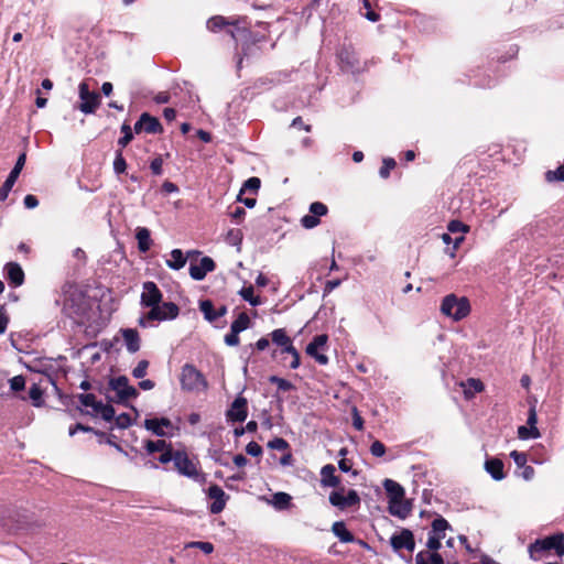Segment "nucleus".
Returning a JSON list of instances; mask_svg holds the SVG:
<instances>
[{"mask_svg": "<svg viewBox=\"0 0 564 564\" xmlns=\"http://www.w3.org/2000/svg\"><path fill=\"white\" fill-rule=\"evenodd\" d=\"M90 304L86 295L76 288H69L64 293L63 314L77 325H84L89 318Z\"/></svg>", "mask_w": 564, "mask_h": 564, "instance_id": "f257e3e1", "label": "nucleus"}, {"mask_svg": "<svg viewBox=\"0 0 564 564\" xmlns=\"http://www.w3.org/2000/svg\"><path fill=\"white\" fill-rule=\"evenodd\" d=\"M0 525L10 533H20L32 530L40 524L34 519L33 513L25 509L1 508Z\"/></svg>", "mask_w": 564, "mask_h": 564, "instance_id": "f03ea898", "label": "nucleus"}, {"mask_svg": "<svg viewBox=\"0 0 564 564\" xmlns=\"http://www.w3.org/2000/svg\"><path fill=\"white\" fill-rule=\"evenodd\" d=\"M529 556L532 561H541L551 554L558 557L564 555V533H555L542 539H536L528 546Z\"/></svg>", "mask_w": 564, "mask_h": 564, "instance_id": "7ed1b4c3", "label": "nucleus"}, {"mask_svg": "<svg viewBox=\"0 0 564 564\" xmlns=\"http://www.w3.org/2000/svg\"><path fill=\"white\" fill-rule=\"evenodd\" d=\"M180 383L182 390L187 392L206 391L209 387L203 372L192 364H185L182 367Z\"/></svg>", "mask_w": 564, "mask_h": 564, "instance_id": "20e7f679", "label": "nucleus"}, {"mask_svg": "<svg viewBox=\"0 0 564 564\" xmlns=\"http://www.w3.org/2000/svg\"><path fill=\"white\" fill-rule=\"evenodd\" d=\"M441 312L454 321H462L470 313V303L466 296L458 297L451 293L442 300Z\"/></svg>", "mask_w": 564, "mask_h": 564, "instance_id": "39448f33", "label": "nucleus"}, {"mask_svg": "<svg viewBox=\"0 0 564 564\" xmlns=\"http://www.w3.org/2000/svg\"><path fill=\"white\" fill-rule=\"evenodd\" d=\"M174 469L191 479L204 480V476L198 470V463H194L185 451H176L174 459Z\"/></svg>", "mask_w": 564, "mask_h": 564, "instance_id": "423d86ee", "label": "nucleus"}, {"mask_svg": "<svg viewBox=\"0 0 564 564\" xmlns=\"http://www.w3.org/2000/svg\"><path fill=\"white\" fill-rule=\"evenodd\" d=\"M109 388L117 393V402L124 403L129 399H135L139 395L138 390L129 384V379L126 376H119L110 379Z\"/></svg>", "mask_w": 564, "mask_h": 564, "instance_id": "0eeeda50", "label": "nucleus"}, {"mask_svg": "<svg viewBox=\"0 0 564 564\" xmlns=\"http://www.w3.org/2000/svg\"><path fill=\"white\" fill-rule=\"evenodd\" d=\"M345 488L340 487L339 490L332 491L329 495V502L332 506L337 507L340 510H345L351 507H358L360 505V497L354 489L348 490L347 495L344 496Z\"/></svg>", "mask_w": 564, "mask_h": 564, "instance_id": "6e6552de", "label": "nucleus"}, {"mask_svg": "<svg viewBox=\"0 0 564 564\" xmlns=\"http://www.w3.org/2000/svg\"><path fill=\"white\" fill-rule=\"evenodd\" d=\"M79 98L82 102L78 109L84 113H94L100 105V96L96 91H90L86 82L79 84Z\"/></svg>", "mask_w": 564, "mask_h": 564, "instance_id": "1a4fd4ad", "label": "nucleus"}, {"mask_svg": "<svg viewBox=\"0 0 564 564\" xmlns=\"http://www.w3.org/2000/svg\"><path fill=\"white\" fill-rule=\"evenodd\" d=\"M248 416V400L239 394L226 411L228 422H245Z\"/></svg>", "mask_w": 564, "mask_h": 564, "instance_id": "9d476101", "label": "nucleus"}, {"mask_svg": "<svg viewBox=\"0 0 564 564\" xmlns=\"http://www.w3.org/2000/svg\"><path fill=\"white\" fill-rule=\"evenodd\" d=\"M390 544L392 549L397 552L402 549H405L410 553H412L415 549L414 534L409 529H402L400 533L393 534L390 538Z\"/></svg>", "mask_w": 564, "mask_h": 564, "instance_id": "9b49d317", "label": "nucleus"}, {"mask_svg": "<svg viewBox=\"0 0 564 564\" xmlns=\"http://www.w3.org/2000/svg\"><path fill=\"white\" fill-rule=\"evenodd\" d=\"M207 496L209 499L214 500L209 506V511L213 514L220 513L225 509L226 502L229 498L223 490V488L216 484L209 486L207 490Z\"/></svg>", "mask_w": 564, "mask_h": 564, "instance_id": "f8f14e48", "label": "nucleus"}, {"mask_svg": "<svg viewBox=\"0 0 564 564\" xmlns=\"http://www.w3.org/2000/svg\"><path fill=\"white\" fill-rule=\"evenodd\" d=\"M162 299L163 294L154 282L147 281L143 283V292L141 294L142 306H156L162 302Z\"/></svg>", "mask_w": 564, "mask_h": 564, "instance_id": "ddd939ff", "label": "nucleus"}, {"mask_svg": "<svg viewBox=\"0 0 564 564\" xmlns=\"http://www.w3.org/2000/svg\"><path fill=\"white\" fill-rule=\"evenodd\" d=\"M328 340L326 334L316 335L313 340L306 346V354L313 357L319 365H326L328 357L324 354H319L318 349L323 348Z\"/></svg>", "mask_w": 564, "mask_h": 564, "instance_id": "4468645a", "label": "nucleus"}, {"mask_svg": "<svg viewBox=\"0 0 564 564\" xmlns=\"http://www.w3.org/2000/svg\"><path fill=\"white\" fill-rule=\"evenodd\" d=\"M216 268L215 261L210 257H203L199 264H191L189 275L193 280L202 281L208 272H213Z\"/></svg>", "mask_w": 564, "mask_h": 564, "instance_id": "2eb2a0df", "label": "nucleus"}, {"mask_svg": "<svg viewBox=\"0 0 564 564\" xmlns=\"http://www.w3.org/2000/svg\"><path fill=\"white\" fill-rule=\"evenodd\" d=\"M337 58L341 68H352L357 65L358 58L355 48L344 43L337 51Z\"/></svg>", "mask_w": 564, "mask_h": 564, "instance_id": "dca6fc26", "label": "nucleus"}, {"mask_svg": "<svg viewBox=\"0 0 564 564\" xmlns=\"http://www.w3.org/2000/svg\"><path fill=\"white\" fill-rule=\"evenodd\" d=\"M199 310L203 313L205 319L210 323L216 322L218 318L227 314L226 305H220L218 308H215L214 303L210 300L200 301Z\"/></svg>", "mask_w": 564, "mask_h": 564, "instance_id": "f3484780", "label": "nucleus"}, {"mask_svg": "<svg viewBox=\"0 0 564 564\" xmlns=\"http://www.w3.org/2000/svg\"><path fill=\"white\" fill-rule=\"evenodd\" d=\"M172 422L167 417H161V419H147L144 421V427L148 431H151L154 435L164 437L167 435V433L164 431V429L171 427Z\"/></svg>", "mask_w": 564, "mask_h": 564, "instance_id": "a211bd4d", "label": "nucleus"}, {"mask_svg": "<svg viewBox=\"0 0 564 564\" xmlns=\"http://www.w3.org/2000/svg\"><path fill=\"white\" fill-rule=\"evenodd\" d=\"M321 484L323 487L340 488V478L336 476V468L333 464H327L321 469Z\"/></svg>", "mask_w": 564, "mask_h": 564, "instance_id": "6ab92c4d", "label": "nucleus"}, {"mask_svg": "<svg viewBox=\"0 0 564 564\" xmlns=\"http://www.w3.org/2000/svg\"><path fill=\"white\" fill-rule=\"evenodd\" d=\"M412 510V503L404 498L389 501L388 511L400 519H405Z\"/></svg>", "mask_w": 564, "mask_h": 564, "instance_id": "aec40b11", "label": "nucleus"}, {"mask_svg": "<svg viewBox=\"0 0 564 564\" xmlns=\"http://www.w3.org/2000/svg\"><path fill=\"white\" fill-rule=\"evenodd\" d=\"M7 279L13 286H20L24 282V272L17 262L6 264Z\"/></svg>", "mask_w": 564, "mask_h": 564, "instance_id": "412c9836", "label": "nucleus"}, {"mask_svg": "<svg viewBox=\"0 0 564 564\" xmlns=\"http://www.w3.org/2000/svg\"><path fill=\"white\" fill-rule=\"evenodd\" d=\"M503 462L500 458L492 457L488 458L485 462V469L486 471L495 479V480H502L506 475L503 471Z\"/></svg>", "mask_w": 564, "mask_h": 564, "instance_id": "4be33fe9", "label": "nucleus"}, {"mask_svg": "<svg viewBox=\"0 0 564 564\" xmlns=\"http://www.w3.org/2000/svg\"><path fill=\"white\" fill-rule=\"evenodd\" d=\"M121 334L129 352L134 354L140 349V336L137 329L124 328Z\"/></svg>", "mask_w": 564, "mask_h": 564, "instance_id": "5701e85b", "label": "nucleus"}, {"mask_svg": "<svg viewBox=\"0 0 564 564\" xmlns=\"http://www.w3.org/2000/svg\"><path fill=\"white\" fill-rule=\"evenodd\" d=\"M448 529H452L449 522L442 516H438L432 521L431 532L429 535L443 540L445 538V532Z\"/></svg>", "mask_w": 564, "mask_h": 564, "instance_id": "b1692460", "label": "nucleus"}, {"mask_svg": "<svg viewBox=\"0 0 564 564\" xmlns=\"http://www.w3.org/2000/svg\"><path fill=\"white\" fill-rule=\"evenodd\" d=\"M138 240V249L140 252H148L152 246V239L150 230L145 227H138L135 232Z\"/></svg>", "mask_w": 564, "mask_h": 564, "instance_id": "393cba45", "label": "nucleus"}, {"mask_svg": "<svg viewBox=\"0 0 564 564\" xmlns=\"http://www.w3.org/2000/svg\"><path fill=\"white\" fill-rule=\"evenodd\" d=\"M460 384L464 388V394L467 400L473 399L475 393H479L485 389L482 381L475 378H469Z\"/></svg>", "mask_w": 564, "mask_h": 564, "instance_id": "a878e982", "label": "nucleus"}, {"mask_svg": "<svg viewBox=\"0 0 564 564\" xmlns=\"http://www.w3.org/2000/svg\"><path fill=\"white\" fill-rule=\"evenodd\" d=\"M415 564H444V558L438 552L420 551Z\"/></svg>", "mask_w": 564, "mask_h": 564, "instance_id": "bb28decb", "label": "nucleus"}, {"mask_svg": "<svg viewBox=\"0 0 564 564\" xmlns=\"http://www.w3.org/2000/svg\"><path fill=\"white\" fill-rule=\"evenodd\" d=\"M383 486L387 491L389 501L404 498V488L397 481L392 479H386Z\"/></svg>", "mask_w": 564, "mask_h": 564, "instance_id": "cd10ccee", "label": "nucleus"}, {"mask_svg": "<svg viewBox=\"0 0 564 564\" xmlns=\"http://www.w3.org/2000/svg\"><path fill=\"white\" fill-rule=\"evenodd\" d=\"M332 531L344 543H351L355 541L354 534L347 530L346 524L343 521L334 522Z\"/></svg>", "mask_w": 564, "mask_h": 564, "instance_id": "c85d7f7f", "label": "nucleus"}, {"mask_svg": "<svg viewBox=\"0 0 564 564\" xmlns=\"http://www.w3.org/2000/svg\"><path fill=\"white\" fill-rule=\"evenodd\" d=\"M143 120H145V133L156 134L163 132V126L156 117L151 116L149 112H143Z\"/></svg>", "mask_w": 564, "mask_h": 564, "instance_id": "c756f323", "label": "nucleus"}, {"mask_svg": "<svg viewBox=\"0 0 564 564\" xmlns=\"http://www.w3.org/2000/svg\"><path fill=\"white\" fill-rule=\"evenodd\" d=\"M186 264V257L181 249L171 251V259L166 260V265L173 270H181Z\"/></svg>", "mask_w": 564, "mask_h": 564, "instance_id": "7c9ffc66", "label": "nucleus"}, {"mask_svg": "<svg viewBox=\"0 0 564 564\" xmlns=\"http://www.w3.org/2000/svg\"><path fill=\"white\" fill-rule=\"evenodd\" d=\"M151 310L145 314V316L141 317L139 321V325L145 327L147 321H165V316H163V311L160 307V304L156 306H149Z\"/></svg>", "mask_w": 564, "mask_h": 564, "instance_id": "2f4dec72", "label": "nucleus"}, {"mask_svg": "<svg viewBox=\"0 0 564 564\" xmlns=\"http://www.w3.org/2000/svg\"><path fill=\"white\" fill-rule=\"evenodd\" d=\"M25 161H26V154L23 152L18 156L14 167L11 170L10 174L8 175V177L6 180L7 182H9L13 185L15 184L22 169L24 167Z\"/></svg>", "mask_w": 564, "mask_h": 564, "instance_id": "473e14b6", "label": "nucleus"}, {"mask_svg": "<svg viewBox=\"0 0 564 564\" xmlns=\"http://www.w3.org/2000/svg\"><path fill=\"white\" fill-rule=\"evenodd\" d=\"M236 23H238V20L237 21H228L221 15H215V17H212L207 21V29L209 31L216 32V31L221 30L225 25H230V24H236Z\"/></svg>", "mask_w": 564, "mask_h": 564, "instance_id": "72a5a7b5", "label": "nucleus"}, {"mask_svg": "<svg viewBox=\"0 0 564 564\" xmlns=\"http://www.w3.org/2000/svg\"><path fill=\"white\" fill-rule=\"evenodd\" d=\"M120 130L122 137L118 139L117 144L120 147L121 150H123L133 140V132L130 124L127 122L122 123Z\"/></svg>", "mask_w": 564, "mask_h": 564, "instance_id": "f704fd0d", "label": "nucleus"}, {"mask_svg": "<svg viewBox=\"0 0 564 564\" xmlns=\"http://www.w3.org/2000/svg\"><path fill=\"white\" fill-rule=\"evenodd\" d=\"M250 325V318L246 312H241L238 317L231 323L230 329L241 333Z\"/></svg>", "mask_w": 564, "mask_h": 564, "instance_id": "c9c22d12", "label": "nucleus"}, {"mask_svg": "<svg viewBox=\"0 0 564 564\" xmlns=\"http://www.w3.org/2000/svg\"><path fill=\"white\" fill-rule=\"evenodd\" d=\"M171 443H167L164 440H158V441H151L148 440L144 444V448L148 452V454H153L155 452H163L167 447H171Z\"/></svg>", "mask_w": 564, "mask_h": 564, "instance_id": "e433bc0d", "label": "nucleus"}, {"mask_svg": "<svg viewBox=\"0 0 564 564\" xmlns=\"http://www.w3.org/2000/svg\"><path fill=\"white\" fill-rule=\"evenodd\" d=\"M270 336L272 343L275 344L276 346H280L281 348L284 347L291 340L284 328L274 329L270 334Z\"/></svg>", "mask_w": 564, "mask_h": 564, "instance_id": "4c0bfd02", "label": "nucleus"}, {"mask_svg": "<svg viewBox=\"0 0 564 564\" xmlns=\"http://www.w3.org/2000/svg\"><path fill=\"white\" fill-rule=\"evenodd\" d=\"M241 297L249 302L252 306H258L261 304V300L259 296L254 295V290L252 285L245 286L239 291Z\"/></svg>", "mask_w": 564, "mask_h": 564, "instance_id": "58836bf2", "label": "nucleus"}, {"mask_svg": "<svg viewBox=\"0 0 564 564\" xmlns=\"http://www.w3.org/2000/svg\"><path fill=\"white\" fill-rule=\"evenodd\" d=\"M547 183L564 182V163L556 170H549L544 173Z\"/></svg>", "mask_w": 564, "mask_h": 564, "instance_id": "ea45409f", "label": "nucleus"}, {"mask_svg": "<svg viewBox=\"0 0 564 564\" xmlns=\"http://www.w3.org/2000/svg\"><path fill=\"white\" fill-rule=\"evenodd\" d=\"M273 505L276 509H286L291 505V496L286 492H276L273 495Z\"/></svg>", "mask_w": 564, "mask_h": 564, "instance_id": "a19ab883", "label": "nucleus"}, {"mask_svg": "<svg viewBox=\"0 0 564 564\" xmlns=\"http://www.w3.org/2000/svg\"><path fill=\"white\" fill-rule=\"evenodd\" d=\"M160 307L163 311V316H165V321L174 319L180 314L178 306L173 302H164L162 305H160Z\"/></svg>", "mask_w": 564, "mask_h": 564, "instance_id": "79ce46f5", "label": "nucleus"}, {"mask_svg": "<svg viewBox=\"0 0 564 564\" xmlns=\"http://www.w3.org/2000/svg\"><path fill=\"white\" fill-rule=\"evenodd\" d=\"M29 397L34 406H41L43 404V390L39 384L34 383L31 386Z\"/></svg>", "mask_w": 564, "mask_h": 564, "instance_id": "37998d69", "label": "nucleus"}, {"mask_svg": "<svg viewBox=\"0 0 564 564\" xmlns=\"http://www.w3.org/2000/svg\"><path fill=\"white\" fill-rule=\"evenodd\" d=\"M78 400L84 406L93 408L94 412H96L101 401L96 399V395L93 393H82L78 394Z\"/></svg>", "mask_w": 564, "mask_h": 564, "instance_id": "c03bdc74", "label": "nucleus"}, {"mask_svg": "<svg viewBox=\"0 0 564 564\" xmlns=\"http://www.w3.org/2000/svg\"><path fill=\"white\" fill-rule=\"evenodd\" d=\"M518 436L521 440H529V438H538L541 436L540 431L538 427H531V426H519L518 429Z\"/></svg>", "mask_w": 564, "mask_h": 564, "instance_id": "a18cd8bd", "label": "nucleus"}, {"mask_svg": "<svg viewBox=\"0 0 564 564\" xmlns=\"http://www.w3.org/2000/svg\"><path fill=\"white\" fill-rule=\"evenodd\" d=\"M95 413H99L102 417V420L110 422L115 419V409L110 404H104L100 402L99 406L97 408Z\"/></svg>", "mask_w": 564, "mask_h": 564, "instance_id": "49530a36", "label": "nucleus"}, {"mask_svg": "<svg viewBox=\"0 0 564 564\" xmlns=\"http://www.w3.org/2000/svg\"><path fill=\"white\" fill-rule=\"evenodd\" d=\"M269 382L276 384L278 389L281 390V391H284V392L285 391H291V390H293L295 388L294 384L291 381H289V380H286L284 378H280L278 376H271L269 378Z\"/></svg>", "mask_w": 564, "mask_h": 564, "instance_id": "de8ad7c7", "label": "nucleus"}, {"mask_svg": "<svg viewBox=\"0 0 564 564\" xmlns=\"http://www.w3.org/2000/svg\"><path fill=\"white\" fill-rule=\"evenodd\" d=\"M261 186V181L257 176L249 177L242 185V188L240 189L241 193H245L246 191L252 192L254 195L258 193L259 188Z\"/></svg>", "mask_w": 564, "mask_h": 564, "instance_id": "09e8293b", "label": "nucleus"}, {"mask_svg": "<svg viewBox=\"0 0 564 564\" xmlns=\"http://www.w3.org/2000/svg\"><path fill=\"white\" fill-rule=\"evenodd\" d=\"M113 170L117 174H122L127 170V162H126V159L123 158L121 149L116 151V158L113 161Z\"/></svg>", "mask_w": 564, "mask_h": 564, "instance_id": "8fccbe9b", "label": "nucleus"}, {"mask_svg": "<svg viewBox=\"0 0 564 564\" xmlns=\"http://www.w3.org/2000/svg\"><path fill=\"white\" fill-rule=\"evenodd\" d=\"M397 163L392 158H386L382 161V166L379 170V174L382 178H388L390 172L395 167Z\"/></svg>", "mask_w": 564, "mask_h": 564, "instance_id": "3c124183", "label": "nucleus"}, {"mask_svg": "<svg viewBox=\"0 0 564 564\" xmlns=\"http://www.w3.org/2000/svg\"><path fill=\"white\" fill-rule=\"evenodd\" d=\"M78 431H82V432H94L96 435H98L100 437H104L106 435L104 432L96 431L93 427L84 425L82 423H76L75 425H72L69 427L68 434L70 436H74Z\"/></svg>", "mask_w": 564, "mask_h": 564, "instance_id": "603ef678", "label": "nucleus"}, {"mask_svg": "<svg viewBox=\"0 0 564 564\" xmlns=\"http://www.w3.org/2000/svg\"><path fill=\"white\" fill-rule=\"evenodd\" d=\"M226 241L231 246H238L242 241V232L240 229H230L227 234Z\"/></svg>", "mask_w": 564, "mask_h": 564, "instance_id": "864d4df0", "label": "nucleus"}, {"mask_svg": "<svg viewBox=\"0 0 564 564\" xmlns=\"http://www.w3.org/2000/svg\"><path fill=\"white\" fill-rule=\"evenodd\" d=\"M149 368V361L143 359L138 362L135 368L132 370V376L137 379H142L147 376V370Z\"/></svg>", "mask_w": 564, "mask_h": 564, "instance_id": "5fc2aeb1", "label": "nucleus"}, {"mask_svg": "<svg viewBox=\"0 0 564 564\" xmlns=\"http://www.w3.org/2000/svg\"><path fill=\"white\" fill-rule=\"evenodd\" d=\"M327 212V206L321 202H314L310 206V213L316 216L317 218L325 216Z\"/></svg>", "mask_w": 564, "mask_h": 564, "instance_id": "6e6d98bb", "label": "nucleus"}, {"mask_svg": "<svg viewBox=\"0 0 564 564\" xmlns=\"http://www.w3.org/2000/svg\"><path fill=\"white\" fill-rule=\"evenodd\" d=\"M319 218H317L311 213L301 218V225L306 229L315 228L316 226L319 225Z\"/></svg>", "mask_w": 564, "mask_h": 564, "instance_id": "4d7b16f0", "label": "nucleus"}, {"mask_svg": "<svg viewBox=\"0 0 564 564\" xmlns=\"http://www.w3.org/2000/svg\"><path fill=\"white\" fill-rule=\"evenodd\" d=\"M447 229L452 234L468 232L469 226L465 225L464 223H462L459 220H451L447 225Z\"/></svg>", "mask_w": 564, "mask_h": 564, "instance_id": "13d9d810", "label": "nucleus"}, {"mask_svg": "<svg viewBox=\"0 0 564 564\" xmlns=\"http://www.w3.org/2000/svg\"><path fill=\"white\" fill-rule=\"evenodd\" d=\"M175 455H176V451H174L173 446L171 445V447H167L166 449L161 452V455L158 457V460L163 465H165L170 462L174 463Z\"/></svg>", "mask_w": 564, "mask_h": 564, "instance_id": "bf43d9fd", "label": "nucleus"}, {"mask_svg": "<svg viewBox=\"0 0 564 564\" xmlns=\"http://www.w3.org/2000/svg\"><path fill=\"white\" fill-rule=\"evenodd\" d=\"M150 170L153 175L160 176L163 174V159L161 155H158L151 161Z\"/></svg>", "mask_w": 564, "mask_h": 564, "instance_id": "052dcab7", "label": "nucleus"}, {"mask_svg": "<svg viewBox=\"0 0 564 564\" xmlns=\"http://www.w3.org/2000/svg\"><path fill=\"white\" fill-rule=\"evenodd\" d=\"M268 446L276 451H285L290 447L289 443L282 437H274L269 441Z\"/></svg>", "mask_w": 564, "mask_h": 564, "instance_id": "680f3d73", "label": "nucleus"}, {"mask_svg": "<svg viewBox=\"0 0 564 564\" xmlns=\"http://www.w3.org/2000/svg\"><path fill=\"white\" fill-rule=\"evenodd\" d=\"M510 457L519 468L523 467L528 462V456L523 452L512 451Z\"/></svg>", "mask_w": 564, "mask_h": 564, "instance_id": "e2e57ef3", "label": "nucleus"}, {"mask_svg": "<svg viewBox=\"0 0 564 564\" xmlns=\"http://www.w3.org/2000/svg\"><path fill=\"white\" fill-rule=\"evenodd\" d=\"M116 425L119 429H128L132 424L131 416L128 413H121L115 417Z\"/></svg>", "mask_w": 564, "mask_h": 564, "instance_id": "0e129e2a", "label": "nucleus"}, {"mask_svg": "<svg viewBox=\"0 0 564 564\" xmlns=\"http://www.w3.org/2000/svg\"><path fill=\"white\" fill-rule=\"evenodd\" d=\"M362 6L366 9V13L364 14V17L367 20L371 22H377L380 19V15L371 10V4L369 0H362Z\"/></svg>", "mask_w": 564, "mask_h": 564, "instance_id": "69168bd1", "label": "nucleus"}, {"mask_svg": "<svg viewBox=\"0 0 564 564\" xmlns=\"http://www.w3.org/2000/svg\"><path fill=\"white\" fill-rule=\"evenodd\" d=\"M370 453L375 457H382L386 454V445L380 441H375L370 445Z\"/></svg>", "mask_w": 564, "mask_h": 564, "instance_id": "338daca9", "label": "nucleus"}, {"mask_svg": "<svg viewBox=\"0 0 564 564\" xmlns=\"http://www.w3.org/2000/svg\"><path fill=\"white\" fill-rule=\"evenodd\" d=\"M10 388L11 390L19 392L25 388V379L23 376H15L10 379Z\"/></svg>", "mask_w": 564, "mask_h": 564, "instance_id": "774afa93", "label": "nucleus"}]
</instances>
